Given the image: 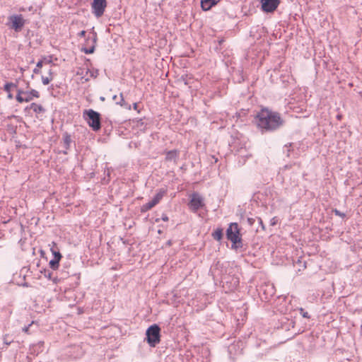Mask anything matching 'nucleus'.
Wrapping results in <instances>:
<instances>
[{
  "mask_svg": "<svg viewBox=\"0 0 362 362\" xmlns=\"http://www.w3.org/2000/svg\"><path fill=\"white\" fill-rule=\"evenodd\" d=\"M255 123L262 132H267L277 130L284 121L279 112L262 108L255 115Z\"/></svg>",
  "mask_w": 362,
  "mask_h": 362,
  "instance_id": "obj_1",
  "label": "nucleus"
},
{
  "mask_svg": "<svg viewBox=\"0 0 362 362\" xmlns=\"http://www.w3.org/2000/svg\"><path fill=\"white\" fill-rule=\"evenodd\" d=\"M83 117L93 130L98 131L100 129V116L98 112L91 109L87 110L84 111Z\"/></svg>",
  "mask_w": 362,
  "mask_h": 362,
  "instance_id": "obj_2",
  "label": "nucleus"
},
{
  "mask_svg": "<svg viewBox=\"0 0 362 362\" xmlns=\"http://www.w3.org/2000/svg\"><path fill=\"white\" fill-rule=\"evenodd\" d=\"M148 344L155 347L160 341V329L157 325L150 326L146 332Z\"/></svg>",
  "mask_w": 362,
  "mask_h": 362,
  "instance_id": "obj_3",
  "label": "nucleus"
},
{
  "mask_svg": "<svg viewBox=\"0 0 362 362\" xmlns=\"http://www.w3.org/2000/svg\"><path fill=\"white\" fill-rule=\"evenodd\" d=\"M226 237L234 245L241 242V235L238 223H232L226 230Z\"/></svg>",
  "mask_w": 362,
  "mask_h": 362,
  "instance_id": "obj_4",
  "label": "nucleus"
},
{
  "mask_svg": "<svg viewBox=\"0 0 362 362\" xmlns=\"http://www.w3.org/2000/svg\"><path fill=\"white\" fill-rule=\"evenodd\" d=\"M25 23V21L21 14L11 15L8 17V25L17 33L21 31Z\"/></svg>",
  "mask_w": 362,
  "mask_h": 362,
  "instance_id": "obj_5",
  "label": "nucleus"
},
{
  "mask_svg": "<svg viewBox=\"0 0 362 362\" xmlns=\"http://www.w3.org/2000/svg\"><path fill=\"white\" fill-rule=\"evenodd\" d=\"M107 7L106 0H93L91 4L92 13L96 17H101Z\"/></svg>",
  "mask_w": 362,
  "mask_h": 362,
  "instance_id": "obj_6",
  "label": "nucleus"
},
{
  "mask_svg": "<svg viewBox=\"0 0 362 362\" xmlns=\"http://www.w3.org/2000/svg\"><path fill=\"white\" fill-rule=\"evenodd\" d=\"M165 194H166L165 189H160L156 193V194L155 195V197L153 198V199L151 201L146 203V204H144L141 206V211L144 213V212H146V211H149L150 209H151L153 207H154L156 204H158L160 202V200L163 199V197L165 196Z\"/></svg>",
  "mask_w": 362,
  "mask_h": 362,
  "instance_id": "obj_7",
  "label": "nucleus"
},
{
  "mask_svg": "<svg viewBox=\"0 0 362 362\" xmlns=\"http://www.w3.org/2000/svg\"><path fill=\"white\" fill-rule=\"evenodd\" d=\"M261 9L265 13H273L278 8L281 0H260Z\"/></svg>",
  "mask_w": 362,
  "mask_h": 362,
  "instance_id": "obj_8",
  "label": "nucleus"
},
{
  "mask_svg": "<svg viewBox=\"0 0 362 362\" xmlns=\"http://www.w3.org/2000/svg\"><path fill=\"white\" fill-rule=\"evenodd\" d=\"M189 206L193 211H197L198 209L203 207L204 203L202 197L197 193L192 194Z\"/></svg>",
  "mask_w": 362,
  "mask_h": 362,
  "instance_id": "obj_9",
  "label": "nucleus"
},
{
  "mask_svg": "<svg viewBox=\"0 0 362 362\" xmlns=\"http://www.w3.org/2000/svg\"><path fill=\"white\" fill-rule=\"evenodd\" d=\"M95 70L96 69H80L79 71L76 73V76L78 77L77 80L82 83L88 81L93 76Z\"/></svg>",
  "mask_w": 362,
  "mask_h": 362,
  "instance_id": "obj_10",
  "label": "nucleus"
},
{
  "mask_svg": "<svg viewBox=\"0 0 362 362\" xmlns=\"http://www.w3.org/2000/svg\"><path fill=\"white\" fill-rule=\"evenodd\" d=\"M40 97V93L38 91L35 90H31L29 91H25L24 93V98H18V102L20 103H28L31 100H33L34 98H38Z\"/></svg>",
  "mask_w": 362,
  "mask_h": 362,
  "instance_id": "obj_11",
  "label": "nucleus"
},
{
  "mask_svg": "<svg viewBox=\"0 0 362 362\" xmlns=\"http://www.w3.org/2000/svg\"><path fill=\"white\" fill-rule=\"evenodd\" d=\"M97 40V35L95 33H93V36L91 37L87 38V42L89 40L92 41V45L89 48H83V50L86 54H91L95 50V43Z\"/></svg>",
  "mask_w": 362,
  "mask_h": 362,
  "instance_id": "obj_12",
  "label": "nucleus"
},
{
  "mask_svg": "<svg viewBox=\"0 0 362 362\" xmlns=\"http://www.w3.org/2000/svg\"><path fill=\"white\" fill-rule=\"evenodd\" d=\"M52 57L48 56L47 57H44L41 60H39L37 62V65H36L37 68H40L43 66H49L51 67V66L55 65L54 64H52Z\"/></svg>",
  "mask_w": 362,
  "mask_h": 362,
  "instance_id": "obj_13",
  "label": "nucleus"
},
{
  "mask_svg": "<svg viewBox=\"0 0 362 362\" xmlns=\"http://www.w3.org/2000/svg\"><path fill=\"white\" fill-rule=\"evenodd\" d=\"M217 4L216 0H201V6L204 11H209Z\"/></svg>",
  "mask_w": 362,
  "mask_h": 362,
  "instance_id": "obj_14",
  "label": "nucleus"
},
{
  "mask_svg": "<svg viewBox=\"0 0 362 362\" xmlns=\"http://www.w3.org/2000/svg\"><path fill=\"white\" fill-rule=\"evenodd\" d=\"M18 88V81L16 83H7L4 86V90L8 93V98L13 99V95L11 93V90L14 88L17 89Z\"/></svg>",
  "mask_w": 362,
  "mask_h": 362,
  "instance_id": "obj_15",
  "label": "nucleus"
},
{
  "mask_svg": "<svg viewBox=\"0 0 362 362\" xmlns=\"http://www.w3.org/2000/svg\"><path fill=\"white\" fill-rule=\"evenodd\" d=\"M28 109L33 110L36 115L43 113L45 112V108L42 105L35 103H31L30 106L25 108V110Z\"/></svg>",
  "mask_w": 362,
  "mask_h": 362,
  "instance_id": "obj_16",
  "label": "nucleus"
},
{
  "mask_svg": "<svg viewBox=\"0 0 362 362\" xmlns=\"http://www.w3.org/2000/svg\"><path fill=\"white\" fill-rule=\"evenodd\" d=\"M180 152L177 150H172L166 152L165 160L168 161L176 160L179 156Z\"/></svg>",
  "mask_w": 362,
  "mask_h": 362,
  "instance_id": "obj_17",
  "label": "nucleus"
},
{
  "mask_svg": "<svg viewBox=\"0 0 362 362\" xmlns=\"http://www.w3.org/2000/svg\"><path fill=\"white\" fill-rule=\"evenodd\" d=\"M49 247H50V250H51L52 255H54V258L62 259V255L59 252V251L57 248V243L55 242H52L51 244H49Z\"/></svg>",
  "mask_w": 362,
  "mask_h": 362,
  "instance_id": "obj_18",
  "label": "nucleus"
},
{
  "mask_svg": "<svg viewBox=\"0 0 362 362\" xmlns=\"http://www.w3.org/2000/svg\"><path fill=\"white\" fill-rule=\"evenodd\" d=\"M52 78V74L50 70H47V73L42 74V81L44 85H48Z\"/></svg>",
  "mask_w": 362,
  "mask_h": 362,
  "instance_id": "obj_19",
  "label": "nucleus"
},
{
  "mask_svg": "<svg viewBox=\"0 0 362 362\" xmlns=\"http://www.w3.org/2000/svg\"><path fill=\"white\" fill-rule=\"evenodd\" d=\"M212 237L216 240H221L223 238V230L221 228L216 229L212 233Z\"/></svg>",
  "mask_w": 362,
  "mask_h": 362,
  "instance_id": "obj_20",
  "label": "nucleus"
},
{
  "mask_svg": "<svg viewBox=\"0 0 362 362\" xmlns=\"http://www.w3.org/2000/svg\"><path fill=\"white\" fill-rule=\"evenodd\" d=\"M61 259L53 258L49 262V267L54 270H57L59 266V262Z\"/></svg>",
  "mask_w": 362,
  "mask_h": 362,
  "instance_id": "obj_21",
  "label": "nucleus"
},
{
  "mask_svg": "<svg viewBox=\"0 0 362 362\" xmlns=\"http://www.w3.org/2000/svg\"><path fill=\"white\" fill-rule=\"evenodd\" d=\"M64 141L66 146H69L71 142V137L69 134H66L64 135Z\"/></svg>",
  "mask_w": 362,
  "mask_h": 362,
  "instance_id": "obj_22",
  "label": "nucleus"
},
{
  "mask_svg": "<svg viewBox=\"0 0 362 362\" xmlns=\"http://www.w3.org/2000/svg\"><path fill=\"white\" fill-rule=\"evenodd\" d=\"M25 91L23 90L22 89H17V95H16V100L18 101V97L20 98H24V93Z\"/></svg>",
  "mask_w": 362,
  "mask_h": 362,
  "instance_id": "obj_23",
  "label": "nucleus"
},
{
  "mask_svg": "<svg viewBox=\"0 0 362 362\" xmlns=\"http://www.w3.org/2000/svg\"><path fill=\"white\" fill-rule=\"evenodd\" d=\"M120 105L121 106H124L128 110H131V105L126 104L123 98L121 100Z\"/></svg>",
  "mask_w": 362,
  "mask_h": 362,
  "instance_id": "obj_24",
  "label": "nucleus"
},
{
  "mask_svg": "<svg viewBox=\"0 0 362 362\" xmlns=\"http://www.w3.org/2000/svg\"><path fill=\"white\" fill-rule=\"evenodd\" d=\"M334 213L335 214V215L337 216H341V217H344L345 216V214H343V213H341L339 211H338L337 209H334Z\"/></svg>",
  "mask_w": 362,
  "mask_h": 362,
  "instance_id": "obj_25",
  "label": "nucleus"
},
{
  "mask_svg": "<svg viewBox=\"0 0 362 362\" xmlns=\"http://www.w3.org/2000/svg\"><path fill=\"white\" fill-rule=\"evenodd\" d=\"M133 107L134 110H136L139 113L140 112V110L139 109V105L137 103H134Z\"/></svg>",
  "mask_w": 362,
  "mask_h": 362,
  "instance_id": "obj_26",
  "label": "nucleus"
},
{
  "mask_svg": "<svg viewBox=\"0 0 362 362\" xmlns=\"http://www.w3.org/2000/svg\"><path fill=\"white\" fill-rule=\"evenodd\" d=\"M86 33V32L85 30H82L78 33V36L81 37H85Z\"/></svg>",
  "mask_w": 362,
  "mask_h": 362,
  "instance_id": "obj_27",
  "label": "nucleus"
},
{
  "mask_svg": "<svg viewBox=\"0 0 362 362\" xmlns=\"http://www.w3.org/2000/svg\"><path fill=\"white\" fill-rule=\"evenodd\" d=\"M162 220L164 221H168L169 219H168V216L166 214H163Z\"/></svg>",
  "mask_w": 362,
  "mask_h": 362,
  "instance_id": "obj_28",
  "label": "nucleus"
},
{
  "mask_svg": "<svg viewBox=\"0 0 362 362\" xmlns=\"http://www.w3.org/2000/svg\"><path fill=\"white\" fill-rule=\"evenodd\" d=\"M29 327L30 326H28V327H25L23 328V331L25 333H28L29 332Z\"/></svg>",
  "mask_w": 362,
  "mask_h": 362,
  "instance_id": "obj_29",
  "label": "nucleus"
},
{
  "mask_svg": "<svg viewBox=\"0 0 362 362\" xmlns=\"http://www.w3.org/2000/svg\"><path fill=\"white\" fill-rule=\"evenodd\" d=\"M39 71H40V69H35V73L37 74Z\"/></svg>",
  "mask_w": 362,
  "mask_h": 362,
  "instance_id": "obj_30",
  "label": "nucleus"
},
{
  "mask_svg": "<svg viewBox=\"0 0 362 362\" xmlns=\"http://www.w3.org/2000/svg\"><path fill=\"white\" fill-rule=\"evenodd\" d=\"M303 317H307V313L303 315Z\"/></svg>",
  "mask_w": 362,
  "mask_h": 362,
  "instance_id": "obj_31",
  "label": "nucleus"
},
{
  "mask_svg": "<svg viewBox=\"0 0 362 362\" xmlns=\"http://www.w3.org/2000/svg\"><path fill=\"white\" fill-rule=\"evenodd\" d=\"M218 3H219L221 0H216Z\"/></svg>",
  "mask_w": 362,
  "mask_h": 362,
  "instance_id": "obj_32",
  "label": "nucleus"
}]
</instances>
